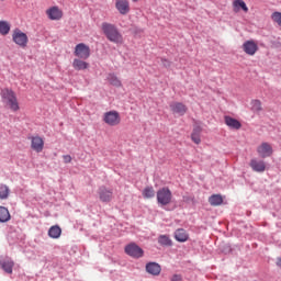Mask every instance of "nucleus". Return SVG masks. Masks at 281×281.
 <instances>
[{"instance_id":"nucleus-1","label":"nucleus","mask_w":281,"mask_h":281,"mask_svg":"<svg viewBox=\"0 0 281 281\" xmlns=\"http://www.w3.org/2000/svg\"><path fill=\"white\" fill-rule=\"evenodd\" d=\"M101 30L110 43H114L115 45H124V36L122 33H120V30H117L115 24L103 22L101 24Z\"/></svg>"},{"instance_id":"nucleus-2","label":"nucleus","mask_w":281,"mask_h":281,"mask_svg":"<svg viewBox=\"0 0 281 281\" xmlns=\"http://www.w3.org/2000/svg\"><path fill=\"white\" fill-rule=\"evenodd\" d=\"M1 98L11 111H19V100L16 99V93H14V91L8 88L3 89L1 91Z\"/></svg>"},{"instance_id":"nucleus-3","label":"nucleus","mask_w":281,"mask_h":281,"mask_svg":"<svg viewBox=\"0 0 281 281\" xmlns=\"http://www.w3.org/2000/svg\"><path fill=\"white\" fill-rule=\"evenodd\" d=\"M156 196L159 205H170L172 203V191L168 187L160 188L156 192Z\"/></svg>"},{"instance_id":"nucleus-4","label":"nucleus","mask_w":281,"mask_h":281,"mask_svg":"<svg viewBox=\"0 0 281 281\" xmlns=\"http://www.w3.org/2000/svg\"><path fill=\"white\" fill-rule=\"evenodd\" d=\"M12 41L15 43V45H19V47H22V49H25L27 47V43L30 40L27 38V34H25L23 31L15 29L12 33Z\"/></svg>"},{"instance_id":"nucleus-5","label":"nucleus","mask_w":281,"mask_h":281,"mask_svg":"<svg viewBox=\"0 0 281 281\" xmlns=\"http://www.w3.org/2000/svg\"><path fill=\"white\" fill-rule=\"evenodd\" d=\"M103 122L108 124V126H119V124L122 122L120 112L115 110L105 112L103 114Z\"/></svg>"},{"instance_id":"nucleus-6","label":"nucleus","mask_w":281,"mask_h":281,"mask_svg":"<svg viewBox=\"0 0 281 281\" xmlns=\"http://www.w3.org/2000/svg\"><path fill=\"white\" fill-rule=\"evenodd\" d=\"M74 54L77 58L87 60L91 56V48L87 44L80 43L76 45Z\"/></svg>"},{"instance_id":"nucleus-7","label":"nucleus","mask_w":281,"mask_h":281,"mask_svg":"<svg viewBox=\"0 0 281 281\" xmlns=\"http://www.w3.org/2000/svg\"><path fill=\"white\" fill-rule=\"evenodd\" d=\"M125 254L131 256V258H143L144 249H142V247H139L137 244L132 243L125 246Z\"/></svg>"},{"instance_id":"nucleus-8","label":"nucleus","mask_w":281,"mask_h":281,"mask_svg":"<svg viewBox=\"0 0 281 281\" xmlns=\"http://www.w3.org/2000/svg\"><path fill=\"white\" fill-rule=\"evenodd\" d=\"M98 196L101 203H111V201H113V190L106 187H100Z\"/></svg>"},{"instance_id":"nucleus-9","label":"nucleus","mask_w":281,"mask_h":281,"mask_svg":"<svg viewBox=\"0 0 281 281\" xmlns=\"http://www.w3.org/2000/svg\"><path fill=\"white\" fill-rule=\"evenodd\" d=\"M257 153L261 159H267V157H271V155H273V147L269 143H261L257 147Z\"/></svg>"},{"instance_id":"nucleus-10","label":"nucleus","mask_w":281,"mask_h":281,"mask_svg":"<svg viewBox=\"0 0 281 281\" xmlns=\"http://www.w3.org/2000/svg\"><path fill=\"white\" fill-rule=\"evenodd\" d=\"M31 148L35 153H43V148H45V140L43 137L36 135V136H31Z\"/></svg>"},{"instance_id":"nucleus-11","label":"nucleus","mask_w":281,"mask_h":281,"mask_svg":"<svg viewBox=\"0 0 281 281\" xmlns=\"http://www.w3.org/2000/svg\"><path fill=\"white\" fill-rule=\"evenodd\" d=\"M115 9L122 16H126L131 12V3L128 0H115Z\"/></svg>"},{"instance_id":"nucleus-12","label":"nucleus","mask_w":281,"mask_h":281,"mask_svg":"<svg viewBox=\"0 0 281 281\" xmlns=\"http://www.w3.org/2000/svg\"><path fill=\"white\" fill-rule=\"evenodd\" d=\"M241 47L248 56H255L256 52H258V43L254 40L246 41Z\"/></svg>"},{"instance_id":"nucleus-13","label":"nucleus","mask_w":281,"mask_h":281,"mask_svg":"<svg viewBox=\"0 0 281 281\" xmlns=\"http://www.w3.org/2000/svg\"><path fill=\"white\" fill-rule=\"evenodd\" d=\"M46 15L50 21H60L63 19V10L58 7H50L46 10Z\"/></svg>"},{"instance_id":"nucleus-14","label":"nucleus","mask_w":281,"mask_h":281,"mask_svg":"<svg viewBox=\"0 0 281 281\" xmlns=\"http://www.w3.org/2000/svg\"><path fill=\"white\" fill-rule=\"evenodd\" d=\"M224 122L228 128H232L233 131H240L243 128V124L240 121L232 117V116H224Z\"/></svg>"},{"instance_id":"nucleus-15","label":"nucleus","mask_w":281,"mask_h":281,"mask_svg":"<svg viewBox=\"0 0 281 281\" xmlns=\"http://www.w3.org/2000/svg\"><path fill=\"white\" fill-rule=\"evenodd\" d=\"M172 113L177 115H186L188 113V106L181 102H173L170 104Z\"/></svg>"},{"instance_id":"nucleus-16","label":"nucleus","mask_w":281,"mask_h":281,"mask_svg":"<svg viewBox=\"0 0 281 281\" xmlns=\"http://www.w3.org/2000/svg\"><path fill=\"white\" fill-rule=\"evenodd\" d=\"M249 166L255 172H265L267 170L265 160L251 159Z\"/></svg>"},{"instance_id":"nucleus-17","label":"nucleus","mask_w":281,"mask_h":281,"mask_svg":"<svg viewBox=\"0 0 281 281\" xmlns=\"http://www.w3.org/2000/svg\"><path fill=\"white\" fill-rule=\"evenodd\" d=\"M146 271L150 276H159L161 273V266L157 262H148L146 265Z\"/></svg>"},{"instance_id":"nucleus-18","label":"nucleus","mask_w":281,"mask_h":281,"mask_svg":"<svg viewBox=\"0 0 281 281\" xmlns=\"http://www.w3.org/2000/svg\"><path fill=\"white\" fill-rule=\"evenodd\" d=\"M72 67L76 71H85V69H89V63H87L78 57V58L74 59Z\"/></svg>"},{"instance_id":"nucleus-19","label":"nucleus","mask_w":281,"mask_h":281,"mask_svg":"<svg viewBox=\"0 0 281 281\" xmlns=\"http://www.w3.org/2000/svg\"><path fill=\"white\" fill-rule=\"evenodd\" d=\"M233 10L234 12H240V10H243L244 12H249V8L247 7V3H245L243 0H234Z\"/></svg>"},{"instance_id":"nucleus-20","label":"nucleus","mask_w":281,"mask_h":281,"mask_svg":"<svg viewBox=\"0 0 281 281\" xmlns=\"http://www.w3.org/2000/svg\"><path fill=\"white\" fill-rule=\"evenodd\" d=\"M0 267L5 273H12V269H14V261H12V259L2 260L0 261Z\"/></svg>"},{"instance_id":"nucleus-21","label":"nucleus","mask_w":281,"mask_h":281,"mask_svg":"<svg viewBox=\"0 0 281 281\" xmlns=\"http://www.w3.org/2000/svg\"><path fill=\"white\" fill-rule=\"evenodd\" d=\"M209 203L213 207H218V205H223V195L221 194H213L209 198Z\"/></svg>"},{"instance_id":"nucleus-22","label":"nucleus","mask_w":281,"mask_h":281,"mask_svg":"<svg viewBox=\"0 0 281 281\" xmlns=\"http://www.w3.org/2000/svg\"><path fill=\"white\" fill-rule=\"evenodd\" d=\"M63 234V229L58 225H54L48 229V236L49 238H60V235Z\"/></svg>"},{"instance_id":"nucleus-23","label":"nucleus","mask_w":281,"mask_h":281,"mask_svg":"<svg viewBox=\"0 0 281 281\" xmlns=\"http://www.w3.org/2000/svg\"><path fill=\"white\" fill-rule=\"evenodd\" d=\"M175 238L178 240V243H186V240H188V233L183 228L177 229L175 233Z\"/></svg>"},{"instance_id":"nucleus-24","label":"nucleus","mask_w":281,"mask_h":281,"mask_svg":"<svg viewBox=\"0 0 281 281\" xmlns=\"http://www.w3.org/2000/svg\"><path fill=\"white\" fill-rule=\"evenodd\" d=\"M10 218V211L5 206H0V223H8Z\"/></svg>"},{"instance_id":"nucleus-25","label":"nucleus","mask_w":281,"mask_h":281,"mask_svg":"<svg viewBox=\"0 0 281 281\" xmlns=\"http://www.w3.org/2000/svg\"><path fill=\"white\" fill-rule=\"evenodd\" d=\"M10 24L8 21H0V34L2 36H8L10 34Z\"/></svg>"},{"instance_id":"nucleus-26","label":"nucleus","mask_w":281,"mask_h":281,"mask_svg":"<svg viewBox=\"0 0 281 281\" xmlns=\"http://www.w3.org/2000/svg\"><path fill=\"white\" fill-rule=\"evenodd\" d=\"M142 194L144 199H155V188L145 187Z\"/></svg>"},{"instance_id":"nucleus-27","label":"nucleus","mask_w":281,"mask_h":281,"mask_svg":"<svg viewBox=\"0 0 281 281\" xmlns=\"http://www.w3.org/2000/svg\"><path fill=\"white\" fill-rule=\"evenodd\" d=\"M159 245H162L164 247H171L172 246V240H170V237L166 235H160L158 238Z\"/></svg>"},{"instance_id":"nucleus-28","label":"nucleus","mask_w":281,"mask_h":281,"mask_svg":"<svg viewBox=\"0 0 281 281\" xmlns=\"http://www.w3.org/2000/svg\"><path fill=\"white\" fill-rule=\"evenodd\" d=\"M10 196V188L5 184H0V199L3 201Z\"/></svg>"},{"instance_id":"nucleus-29","label":"nucleus","mask_w":281,"mask_h":281,"mask_svg":"<svg viewBox=\"0 0 281 281\" xmlns=\"http://www.w3.org/2000/svg\"><path fill=\"white\" fill-rule=\"evenodd\" d=\"M108 80L113 87H122V81L115 75H109Z\"/></svg>"},{"instance_id":"nucleus-30","label":"nucleus","mask_w":281,"mask_h":281,"mask_svg":"<svg viewBox=\"0 0 281 281\" xmlns=\"http://www.w3.org/2000/svg\"><path fill=\"white\" fill-rule=\"evenodd\" d=\"M201 130L195 128L193 130V133L191 134V139L194 144H201Z\"/></svg>"},{"instance_id":"nucleus-31","label":"nucleus","mask_w":281,"mask_h":281,"mask_svg":"<svg viewBox=\"0 0 281 281\" xmlns=\"http://www.w3.org/2000/svg\"><path fill=\"white\" fill-rule=\"evenodd\" d=\"M251 109L252 111H256V112L262 111V102H260V100L251 101Z\"/></svg>"},{"instance_id":"nucleus-32","label":"nucleus","mask_w":281,"mask_h":281,"mask_svg":"<svg viewBox=\"0 0 281 281\" xmlns=\"http://www.w3.org/2000/svg\"><path fill=\"white\" fill-rule=\"evenodd\" d=\"M64 164H71V156L70 155H64L63 156Z\"/></svg>"},{"instance_id":"nucleus-33","label":"nucleus","mask_w":281,"mask_h":281,"mask_svg":"<svg viewBox=\"0 0 281 281\" xmlns=\"http://www.w3.org/2000/svg\"><path fill=\"white\" fill-rule=\"evenodd\" d=\"M183 280V278L181 277V274H175L172 278H171V281H181Z\"/></svg>"},{"instance_id":"nucleus-34","label":"nucleus","mask_w":281,"mask_h":281,"mask_svg":"<svg viewBox=\"0 0 281 281\" xmlns=\"http://www.w3.org/2000/svg\"><path fill=\"white\" fill-rule=\"evenodd\" d=\"M162 63H164V66H165V67H170V61H168V60L165 59V60H162Z\"/></svg>"},{"instance_id":"nucleus-35","label":"nucleus","mask_w":281,"mask_h":281,"mask_svg":"<svg viewBox=\"0 0 281 281\" xmlns=\"http://www.w3.org/2000/svg\"><path fill=\"white\" fill-rule=\"evenodd\" d=\"M277 265L278 267H281V258L278 259Z\"/></svg>"},{"instance_id":"nucleus-36","label":"nucleus","mask_w":281,"mask_h":281,"mask_svg":"<svg viewBox=\"0 0 281 281\" xmlns=\"http://www.w3.org/2000/svg\"><path fill=\"white\" fill-rule=\"evenodd\" d=\"M132 1H134V3H137V1H139V0H132Z\"/></svg>"}]
</instances>
